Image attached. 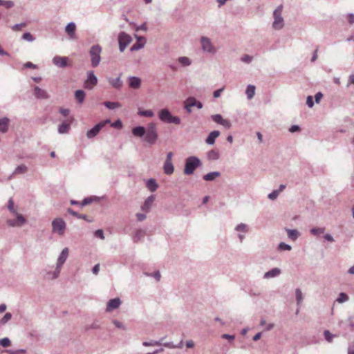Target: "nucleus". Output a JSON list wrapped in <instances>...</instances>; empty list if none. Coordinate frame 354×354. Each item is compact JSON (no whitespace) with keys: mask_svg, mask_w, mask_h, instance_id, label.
<instances>
[{"mask_svg":"<svg viewBox=\"0 0 354 354\" xmlns=\"http://www.w3.org/2000/svg\"><path fill=\"white\" fill-rule=\"evenodd\" d=\"M282 6H278L273 12L274 21L272 27L275 30H280L283 27V19L281 16Z\"/></svg>","mask_w":354,"mask_h":354,"instance_id":"4","label":"nucleus"},{"mask_svg":"<svg viewBox=\"0 0 354 354\" xmlns=\"http://www.w3.org/2000/svg\"><path fill=\"white\" fill-rule=\"evenodd\" d=\"M131 37L124 32H121L118 35L119 49L120 52H123L126 47L131 42Z\"/></svg>","mask_w":354,"mask_h":354,"instance_id":"9","label":"nucleus"},{"mask_svg":"<svg viewBox=\"0 0 354 354\" xmlns=\"http://www.w3.org/2000/svg\"><path fill=\"white\" fill-rule=\"evenodd\" d=\"M102 48L100 45L96 44L91 47L89 50V55L91 57V64L94 68L97 67L101 61L100 54L102 53Z\"/></svg>","mask_w":354,"mask_h":354,"instance_id":"3","label":"nucleus"},{"mask_svg":"<svg viewBox=\"0 0 354 354\" xmlns=\"http://www.w3.org/2000/svg\"><path fill=\"white\" fill-rule=\"evenodd\" d=\"M1 6L5 7L7 9L11 8L15 6V3L12 1H5L2 0Z\"/></svg>","mask_w":354,"mask_h":354,"instance_id":"54","label":"nucleus"},{"mask_svg":"<svg viewBox=\"0 0 354 354\" xmlns=\"http://www.w3.org/2000/svg\"><path fill=\"white\" fill-rule=\"evenodd\" d=\"M163 339L164 338H161L159 341L152 340L150 342H144L142 343V345L144 346H160L162 345V341L163 340Z\"/></svg>","mask_w":354,"mask_h":354,"instance_id":"39","label":"nucleus"},{"mask_svg":"<svg viewBox=\"0 0 354 354\" xmlns=\"http://www.w3.org/2000/svg\"><path fill=\"white\" fill-rule=\"evenodd\" d=\"M155 200V196L153 195L149 196L147 199L145 201L144 203L141 206V209L143 212H149L152 207V204Z\"/></svg>","mask_w":354,"mask_h":354,"instance_id":"13","label":"nucleus"},{"mask_svg":"<svg viewBox=\"0 0 354 354\" xmlns=\"http://www.w3.org/2000/svg\"><path fill=\"white\" fill-rule=\"evenodd\" d=\"M163 171L164 173L167 175H171L174 173V167L172 162H166L165 161L163 165Z\"/></svg>","mask_w":354,"mask_h":354,"instance_id":"22","label":"nucleus"},{"mask_svg":"<svg viewBox=\"0 0 354 354\" xmlns=\"http://www.w3.org/2000/svg\"><path fill=\"white\" fill-rule=\"evenodd\" d=\"M178 62L184 67L192 64V60L187 57H179Z\"/></svg>","mask_w":354,"mask_h":354,"instance_id":"35","label":"nucleus"},{"mask_svg":"<svg viewBox=\"0 0 354 354\" xmlns=\"http://www.w3.org/2000/svg\"><path fill=\"white\" fill-rule=\"evenodd\" d=\"M201 49L206 53L214 54L216 52V48L212 44L210 39L205 36H202L200 39Z\"/></svg>","mask_w":354,"mask_h":354,"instance_id":"7","label":"nucleus"},{"mask_svg":"<svg viewBox=\"0 0 354 354\" xmlns=\"http://www.w3.org/2000/svg\"><path fill=\"white\" fill-rule=\"evenodd\" d=\"M220 136V131L214 130L208 135L205 142L209 145H212L215 143L216 138Z\"/></svg>","mask_w":354,"mask_h":354,"instance_id":"16","label":"nucleus"},{"mask_svg":"<svg viewBox=\"0 0 354 354\" xmlns=\"http://www.w3.org/2000/svg\"><path fill=\"white\" fill-rule=\"evenodd\" d=\"M196 106L198 109H201L203 106L202 102L197 100L194 97H189L184 102V109L187 113H191L192 112V107Z\"/></svg>","mask_w":354,"mask_h":354,"instance_id":"5","label":"nucleus"},{"mask_svg":"<svg viewBox=\"0 0 354 354\" xmlns=\"http://www.w3.org/2000/svg\"><path fill=\"white\" fill-rule=\"evenodd\" d=\"M144 235H145V231L142 230H138L136 231L133 236V242L135 243H137L139 241H140L141 239H143L144 237Z\"/></svg>","mask_w":354,"mask_h":354,"instance_id":"32","label":"nucleus"},{"mask_svg":"<svg viewBox=\"0 0 354 354\" xmlns=\"http://www.w3.org/2000/svg\"><path fill=\"white\" fill-rule=\"evenodd\" d=\"M109 83L115 88L120 89L122 86V82L121 81L120 77L117 78H109Z\"/></svg>","mask_w":354,"mask_h":354,"instance_id":"21","label":"nucleus"},{"mask_svg":"<svg viewBox=\"0 0 354 354\" xmlns=\"http://www.w3.org/2000/svg\"><path fill=\"white\" fill-rule=\"evenodd\" d=\"M253 57L249 55H245L241 57V61L249 64L252 61Z\"/></svg>","mask_w":354,"mask_h":354,"instance_id":"63","label":"nucleus"},{"mask_svg":"<svg viewBox=\"0 0 354 354\" xmlns=\"http://www.w3.org/2000/svg\"><path fill=\"white\" fill-rule=\"evenodd\" d=\"M207 158L209 160H216L219 159L220 155L217 150L212 149L207 152Z\"/></svg>","mask_w":354,"mask_h":354,"instance_id":"27","label":"nucleus"},{"mask_svg":"<svg viewBox=\"0 0 354 354\" xmlns=\"http://www.w3.org/2000/svg\"><path fill=\"white\" fill-rule=\"evenodd\" d=\"M104 105L109 109L113 110L121 107V104L118 102L106 101L104 102Z\"/></svg>","mask_w":354,"mask_h":354,"instance_id":"31","label":"nucleus"},{"mask_svg":"<svg viewBox=\"0 0 354 354\" xmlns=\"http://www.w3.org/2000/svg\"><path fill=\"white\" fill-rule=\"evenodd\" d=\"M245 93L247 95L248 99H249V100L252 99L255 94V86L253 85L249 84L247 86Z\"/></svg>","mask_w":354,"mask_h":354,"instance_id":"34","label":"nucleus"},{"mask_svg":"<svg viewBox=\"0 0 354 354\" xmlns=\"http://www.w3.org/2000/svg\"><path fill=\"white\" fill-rule=\"evenodd\" d=\"M146 275L147 276H151V277H153L156 281H160V277H161V275H160V273L158 270L154 272L152 274H148V273H145Z\"/></svg>","mask_w":354,"mask_h":354,"instance_id":"62","label":"nucleus"},{"mask_svg":"<svg viewBox=\"0 0 354 354\" xmlns=\"http://www.w3.org/2000/svg\"><path fill=\"white\" fill-rule=\"evenodd\" d=\"M138 114L140 116L147 117V118H151L154 115V113L152 110H138Z\"/></svg>","mask_w":354,"mask_h":354,"instance_id":"37","label":"nucleus"},{"mask_svg":"<svg viewBox=\"0 0 354 354\" xmlns=\"http://www.w3.org/2000/svg\"><path fill=\"white\" fill-rule=\"evenodd\" d=\"M70 129V123L64 121L58 127V132L60 134L67 133Z\"/></svg>","mask_w":354,"mask_h":354,"instance_id":"25","label":"nucleus"},{"mask_svg":"<svg viewBox=\"0 0 354 354\" xmlns=\"http://www.w3.org/2000/svg\"><path fill=\"white\" fill-rule=\"evenodd\" d=\"M220 124L223 126L225 128H226L227 129H230L232 127V123H231L230 120H227V119H223Z\"/></svg>","mask_w":354,"mask_h":354,"instance_id":"58","label":"nucleus"},{"mask_svg":"<svg viewBox=\"0 0 354 354\" xmlns=\"http://www.w3.org/2000/svg\"><path fill=\"white\" fill-rule=\"evenodd\" d=\"M26 171L27 167L24 165H21L16 167L14 172L12 173V175L17 174H24Z\"/></svg>","mask_w":354,"mask_h":354,"instance_id":"42","label":"nucleus"},{"mask_svg":"<svg viewBox=\"0 0 354 354\" xmlns=\"http://www.w3.org/2000/svg\"><path fill=\"white\" fill-rule=\"evenodd\" d=\"M349 297L346 293L341 292L339 293L337 299H336V301H337L338 303H343L347 301Z\"/></svg>","mask_w":354,"mask_h":354,"instance_id":"43","label":"nucleus"},{"mask_svg":"<svg viewBox=\"0 0 354 354\" xmlns=\"http://www.w3.org/2000/svg\"><path fill=\"white\" fill-rule=\"evenodd\" d=\"M7 353L10 354H24L26 352L25 349H18V350H7Z\"/></svg>","mask_w":354,"mask_h":354,"instance_id":"61","label":"nucleus"},{"mask_svg":"<svg viewBox=\"0 0 354 354\" xmlns=\"http://www.w3.org/2000/svg\"><path fill=\"white\" fill-rule=\"evenodd\" d=\"M12 314L10 313H6L4 316L0 319V328L7 324L12 319Z\"/></svg>","mask_w":354,"mask_h":354,"instance_id":"36","label":"nucleus"},{"mask_svg":"<svg viewBox=\"0 0 354 354\" xmlns=\"http://www.w3.org/2000/svg\"><path fill=\"white\" fill-rule=\"evenodd\" d=\"M279 194V192L275 189L268 194V198L270 200L274 201L278 197Z\"/></svg>","mask_w":354,"mask_h":354,"instance_id":"56","label":"nucleus"},{"mask_svg":"<svg viewBox=\"0 0 354 354\" xmlns=\"http://www.w3.org/2000/svg\"><path fill=\"white\" fill-rule=\"evenodd\" d=\"M34 93L37 98L38 99H48L49 95L47 93V92L39 88V86H36L34 88Z\"/></svg>","mask_w":354,"mask_h":354,"instance_id":"15","label":"nucleus"},{"mask_svg":"<svg viewBox=\"0 0 354 354\" xmlns=\"http://www.w3.org/2000/svg\"><path fill=\"white\" fill-rule=\"evenodd\" d=\"M132 133L134 136L144 137V141L150 145H154L158 138L156 124L154 122H150L147 127L138 126L132 129Z\"/></svg>","mask_w":354,"mask_h":354,"instance_id":"1","label":"nucleus"},{"mask_svg":"<svg viewBox=\"0 0 354 354\" xmlns=\"http://www.w3.org/2000/svg\"><path fill=\"white\" fill-rule=\"evenodd\" d=\"M93 201V198L92 197H87L84 198V200L81 203V206H85Z\"/></svg>","mask_w":354,"mask_h":354,"instance_id":"64","label":"nucleus"},{"mask_svg":"<svg viewBox=\"0 0 354 354\" xmlns=\"http://www.w3.org/2000/svg\"><path fill=\"white\" fill-rule=\"evenodd\" d=\"M27 26V24L26 22H23L21 24H17L12 26V30L14 31H19L23 28L26 27Z\"/></svg>","mask_w":354,"mask_h":354,"instance_id":"51","label":"nucleus"},{"mask_svg":"<svg viewBox=\"0 0 354 354\" xmlns=\"http://www.w3.org/2000/svg\"><path fill=\"white\" fill-rule=\"evenodd\" d=\"M183 341H180L177 345L173 344L172 342H165V343L162 342V345H163L165 347H167V348H181L183 347Z\"/></svg>","mask_w":354,"mask_h":354,"instance_id":"40","label":"nucleus"},{"mask_svg":"<svg viewBox=\"0 0 354 354\" xmlns=\"http://www.w3.org/2000/svg\"><path fill=\"white\" fill-rule=\"evenodd\" d=\"M201 160L196 156H189L185 160L184 174H192L194 170L201 165Z\"/></svg>","mask_w":354,"mask_h":354,"instance_id":"2","label":"nucleus"},{"mask_svg":"<svg viewBox=\"0 0 354 354\" xmlns=\"http://www.w3.org/2000/svg\"><path fill=\"white\" fill-rule=\"evenodd\" d=\"M61 268L62 266H59V265H56V268L55 270L53 271V276H49L48 277V279H57L59 275V273H60V270H61Z\"/></svg>","mask_w":354,"mask_h":354,"instance_id":"46","label":"nucleus"},{"mask_svg":"<svg viewBox=\"0 0 354 354\" xmlns=\"http://www.w3.org/2000/svg\"><path fill=\"white\" fill-rule=\"evenodd\" d=\"M100 328V325L98 323V322L97 321H95L91 326H86L85 327V330H88L89 329H98Z\"/></svg>","mask_w":354,"mask_h":354,"instance_id":"57","label":"nucleus"},{"mask_svg":"<svg viewBox=\"0 0 354 354\" xmlns=\"http://www.w3.org/2000/svg\"><path fill=\"white\" fill-rule=\"evenodd\" d=\"M94 235L95 237L100 238L102 240L104 239V232L102 230L99 229L95 230L94 232Z\"/></svg>","mask_w":354,"mask_h":354,"instance_id":"59","label":"nucleus"},{"mask_svg":"<svg viewBox=\"0 0 354 354\" xmlns=\"http://www.w3.org/2000/svg\"><path fill=\"white\" fill-rule=\"evenodd\" d=\"M221 173L219 171L209 172L203 176V179L206 181H213L216 177H219Z\"/></svg>","mask_w":354,"mask_h":354,"instance_id":"24","label":"nucleus"},{"mask_svg":"<svg viewBox=\"0 0 354 354\" xmlns=\"http://www.w3.org/2000/svg\"><path fill=\"white\" fill-rule=\"evenodd\" d=\"M295 295H296L297 304L299 306V308L297 310V313H298V312L299 310V306L304 299L302 292L299 288H297L295 290Z\"/></svg>","mask_w":354,"mask_h":354,"instance_id":"30","label":"nucleus"},{"mask_svg":"<svg viewBox=\"0 0 354 354\" xmlns=\"http://www.w3.org/2000/svg\"><path fill=\"white\" fill-rule=\"evenodd\" d=\"M111 122V120L109 119H106L104 120H102L95 124L92 129L88 130L86 132V137L88 139H92L95 138L100 131V130L106 124H109Z\"/></svg>","mask_w":354,"mask_h":354,"instance_id":"6","label":"nucleus"},{"mask_svg":"<svg viewBox=\"0 0 354 354\" xmlns=\"http://www.w3.org/2000/svg\"><path fill=\"white\" fill-rule=\"evenodd\" d=\"M67 212L73 215V216H76L77 218H82V219H86V214H79L77 212L74 211L73 209L71 208H68L67 209Z\"/></svg>","mask_w":354,"mask_h":354,"instance_id":"44","label":"nucleus"},{"mask_svg":"<svg viewBox=\"0 0 354 354\" xmlns=\"http://www.w3.org/2000/svg\"><path fill=\"white\" fill-rule=\"evenodd\" d=\"M325 232L324 227H313L310 230V233L314 236H319Z\"/></svg>","mask_w":354,"mask_h":354,"instance_id":"41","label":"nucleus"},{"mask_svg":"<svg viewBox=\"0 0 354 354\" xmlns=\"http://www.w3.org/2000/svg\"><path fill=\"white\" fill-rule=\"evenodd\" d=\"M66 223L61 218H57L52 222V231L59 235H63L66 229Z\"/></svg>","mask_w":354,"mask_h":354,"instance_id":"8","label":"nucleus"},{"mask_svg":"<svg viewBox=\"0 0 354 354\" xmlns=\"http://www.w3.org/2000/svg\"><path fill=\"white\" fill-rule=\"evenodd\" d=\"M180 118L178 116L171 115L165 122V123L168 124H180Z\"/></svg>","mask_w":354,"mask_h":354,"instance_id":"38","label":"nucleus"},{"mask_svg":"<svg viewBox=\"0 0 354 354\" xmlns=\"http://www.w3.org/2000/svg\"><path fill=\"white\" fill-rule=\"evenodd\" d=\"M97 84V78L93 71L87 73V78L84 82V87L87 89H92Z\"/></svg>","mask_w":354,"mask_h":354,"instance_id":"10","label":"nucleus"},{"mask_svg":"<svg viewBox=\"0 0 354 354\" xmlns=\"http://www.w3.org/2000/svg\"><path fill=\"white\" fill-rule=\"evenodd\" d=\"M120 304L121 301L120 298L111 299L108 301L106 310L107 312L112 311L115 309L118 308Z\"/></svg>","mask_w":354,"mask_h":354,"instance_id":"12","label":"nucleus"},{"mask_svg":"<svg viewBox=\"0 0 354 354\" xmlns=\"http://www.w3.org/2000/svg\"><path fill=\"white\" fill-rule=\"evenodd\" d=\"M211 118L214 122L219 124L223 120V118L221 114L212 115H211Z\"/></svg>","mask_w":354,"mask_h":354,"instance_id":"52","label":"nucleus"},{"mask_svg":"<svg viewBox=\"0 0 354 354\" xmlns=\"http://www.w3.org/2000/svg\"><path fill=\"white\" fill-rule=\"evenodd\" d=\"M86 93L84 91L79 89L75 92V97L79 104H82L85 98Z\"/></svg>","mask_w":354,"mask_h":354,"instance_id":"26","label":"nucleus"},{"mask_svg":"<svg viewBox=\"0 0 354 354\" xmlns=\"http://www.w3.org/2000/svg\"><path fill=\"white\" fill-rule=\"evenodd\" d=\"M9 119L8 118H3L0 119V131L6 133L8 131Z\"/></svg>","mask_w":354,"mask_h":354,"instance_id":"29","label":"nucleus"},{"mask_svg":"<svg viewBox=\"0 0 354 354\" xmlns=\"http://www.w3.org/2000/svg\"><path fill=\"white\" fill-rule=\"evenodd\" d=\"M235 230H236L238 232H247L248 231V226L245 224L240 223L236 226Z\"/></svg>","mask_w":354,"mask_h":354,"instance_id":"50","label":"nucleus"},{"mask_svg":"<svg viewBox=\"0 0 354 354\" xmlns=\"http://www.w3.org/2000/svg\"><path fill=\"white\" fill-rule=\"evenodd\" d=\"M171 115V113L167 109H162L158 113V118L163 122H165Z\"/></svg>","mask_w":354,"mask_h":354,"instance_id":"19","label":"nucleus"},{"mask_svg":"<svg viewBox=\"0 0 354 354\" xmlns=\"http://www.w3.org/2000/svg\"><path fill=\"white\" fill-rule=\"evenodd\" d=\"M10 344L11 342L8 337L0 339V345L2 346L3 347H8L9 346H10Z\"/></svg>","mask_w":354,"mask_h":354,"instance_id":"49","label":"nucleus"},{"mask_svg":"<svg viewBox=\"0 0 354 354\" xmlns=\"http://www.w3.org/2000/svg\"><path fill=\"white\" fill-rule=\"evenodd\" d=\"M147 188L151 192H154L158 187V185L154 178L149 179L146 183Z\"/></svg>","mask_w":354,"mask_h":354,"instance_id":"20","label":"nucleus"},{"mask_svg":"<svg viewBox=\"0 0 354 354\" xmlns=\"http://www.w3.org/2000/svg\"><path fill=\"white\" fill-rule=\"evenodd\" d=\"M16 223L17 224V227H21L26 223V218L21 214L16 212Z\"/></svg>","mask_w":354,"mask_h":354,"instance_id":"33","label":"nucleus"},{"mask_svg":"<svg viewBox=\"0 0 354 354\" xmlns=\"http://www.w3.org/2000/svg\"><path fill=\"white\" fill-rule=\"evenodd\" d=\"M111 126L113 128H115V129H122V123L121 122L120 120H117L116 121H115L114 122H113Z\"/></svg>","mask_w":354,"mask_h":354,"instance_id":"60","label":"nucleus"},{"mask_svg":"<svg viewBox=\"0 0 354 354\" xmlns=\"http://www.w3.org/2000/svg\"><path fill=\"white\" fill-rule=\"evenodd\" d=\"M68 256V249L67 248H65L62 250V252L60 253L58 259L57 264L59 265V266H62L63 264L66 261V259Z\"/></svg>","mask_w":354,"mask_h":354,"instance_id":"17","label":"nucleus"},{"mask_svg":"<svg viewBox=\"0 0 354 354\" xmlns=\"http://www.w3.org/2000/svg\"><path fill=\"white\" fill-rule=\"evenodd\" d=\"M291 246L288 244H286L283 242H281L279 245H278V249L279 250H281V251H283V250H291Z\"/></svg>","mask_w":354,"mask_h":354,"instance_id":"53","label":"nucleus"},{"mask_svg":"<svg viewBox=\"0 0 354 354\" xmlns=\"http://www.w3.org/2000/svg\"><path fill=\"white\" fill-rule=\"evenodd\" d=\"M69 59L67 57H61V56H55L53 59V63L57 67L59 68H65L68 66H70L68 64Z\"/></svg>","mask_w":354,"mask_h":354,"instance_id":"11","label":"nucleus"},{"mask_svg":"<svg viewBox=\"0 0 354 354\" xmlns=\"http://www.w3.org/2000/svg\"><path fill=\"white\" fill-rule=\"evenodd\" d=\"M288 236L292 241H296L298 237L300 236V233L297 230H292V229H286Z\"/></svg>","mask_w":354,"mask_h":354,"instance_id":"23","label":"nucleus"},{"mask_svg":"<svg viewBox=\"0 0 354 354\" xmlns=\"http://www.w3.org/2000/svg\"><path fill=\"white\" fill-rule=\"evenodd\" d=\"M145 46V42H136L130 48L131 52L138 50Z\"/></svg>","mask_w":354,"mask_h":354,"instance_id":"45","label":"nucleus"},{"mask_svg":"<svg viewBox=\"0 0 354 354\" xmlns=\"http://www.w3.org/2000/svg\"><path fill=\"white\" fill-rule=\"evenodd\" d=\"M8 209L12 214H15L17 212L15 209L14 208V201H13L12 198H10L8 200Z\"/></svg>","mask_w":354,"mask_h":354,"instance_id":"55","label":"nucleus"},{"mask_svg":"<svg viewBox=\"0 0 354 354\" xmlns=\"http://www.w3.org/2000/svg\"><path fill=\"white\" fill-rule=\"evenodd\" d=\"M129 86L133 89H138L141 86V80L140 77L130 76L129 77Z\"/></svg>","mask_w":354,"mask_h":354,"instance_id":"14","label":"nucleus"},{"mask_svg":"<svg viewBox=\"0 0 354 354\" xmlns=\"http://www.w3.org/2000/svg\"><path fill=\"white\" fill-rule=\"evenodd\" d=\"M324 335L326 339V340L328 342H332L333 339L335 337V335L332 334L329 330H326L324 332Z\"/></svg>","mask_w":354,"mask_h":354,"instance_id":"48","label":"nucleus"},{"mask_svg":"<svg viewBox=\"0 0 354 354\" xmlns=\"http://www.w3.org/2000/svg\"><path fill=\"white\" fill-rule=\"evenodd\" d=\"M281 274V270L278 268H274L271 269L270 270L266 272L264 275V279H270L279 276Z\"/></svg>","mask_w":354,"mask_h":354,"instance_id":"18","label":"nucleus"},{"mask_svg":"<svg viewBox=\"0 0 354 354\" xmlns=\"http://www.w3.org/2000/svg\"><path fill=\"white\" fill-rule=\"evenodd\" d=\"M75 24L74 22H70L66 25L65 31L69 36L73 37L75 34Z\"/></svg>","mask_w":354,"mask_h":354,"instance_id":"28","label":"nucleus"},{"mask_svg":"<svg viewBox=\"0 0 354 354\" xmlns=\"http://www.w3.org/2000/svg\"><path fill=\"white\" fill-rule=\"evenodd\" d=\"M21 38L22 39L28 41L29 42H32L35 40V37L32 36L31 33L28 32L24 33Z\"/></svg>","mask_w":354,"mask_h":354,"instance_id":"47","label":"nucleus"}]
</instances>
